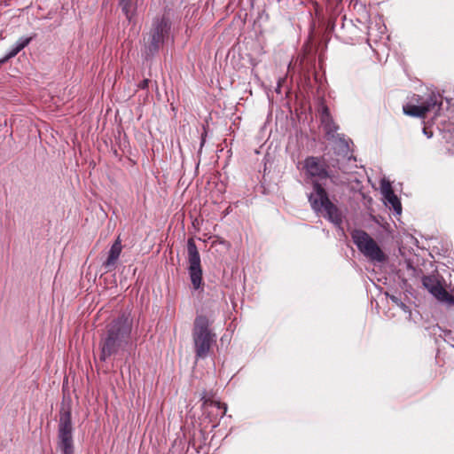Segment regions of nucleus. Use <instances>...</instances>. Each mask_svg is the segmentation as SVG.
Returning <instances> with one entry per match:
<instances>
[{
  "label": "nucleus",
  "instance_id": "nucleus-17",
  "mask_svg": "<svg viewBox=\"0 0 454 454\" xmlns=\"http://www.w3.org/2000/svg\"><path fill=\"white\" fill-rule=\"evenodd\" d=\"M43 136H44V137L42 138V140H44L46 142V144H48L49 145L52 146V148H54V144H53L54 137H53L52 132H51V141L48 140V133L47 132L44 133Z\"/></svg>",
  "mask_w": 454,
  "mask_h": 454
},
{
  "label": "nucleus",
  "instance_id": "nucleus-6",
  "mask_svg": "<svg viewBox=\"0 0 454 454\" xmlns=\"http://www.w3.org/2000/svg\"><path fill=\"white\" fill-rule=\"evenodd\" d=\"M187 260L188 270L194 289H199L202 286V268L199 250L193 238L187 241Z\"/></svg>",
  "mask_w": 454,
  "mask_h": 454
},
{
  "label": "nucleus",
  "instance_id": "nucleus-12",
  "mask_svg": "<svg viewBox=\"0 0 454 454\" xmlns=\"http://www.w3.org/2000/svg\"><path fill=\"white\" fill-rule=\"evenodd\" d=\"M321 123L323 125L324 130L325 131L326 136L330 137H333L338 126L333 121L329 108L327 106H324L321 112Z\"/></svg>",
  "mask_w": 454,
  "mask_h": 454
},
{
  "label": "nucleus",
  "instance_id": "nucleus-1",
  "mask_svg": "<svg viewBox=\"0 0 454 454\" xmlns=\"http://www.w3.org/2000/svg\"><path fill=\"white\" fill-rule=\"evenodd\" d=\"M132 332V318L127 314H121L106 325L99 340L101 361L126 350L130 343Z\"/></svg>",
  "mask_w": 454,
  "mask_h": 454
},
{
  "label": "nucleus",
  "instance_id": "nucleus-11",
  "mask_svg": "<svg viewBox=\"0 0 454 454\" xmlns=\"http://www.w3.org/2000/svg\"><path fill=\"white\" fill-rule=\"evenodd\" d=\"M121 243L120 238H118L114 243L112 245L110 251L108 253V257L106 262L103 263L105 269L109 271L115 268L116 262L121 253Z\"/></svg>",
  "mask_w": 454,
  "mask_h": 454
},
{
  "label": "nucleus",
  "instance_id": "nucleus-4",
  "mask_svg": "<svg viewBox=\"0 0 454 454\" xmlns=\"http://www.w3.org/2000/svg\"><path fill=\"white\" fill-rule=\"evenodd\" d=\"M351 238L358 250L370 261L377 262L387 261L385 253L366 231L360 229L353 230Z\"/></svg>",
  "mask_w": 454,
  "mask_h": 454
},
{
  "label": "nucleus",
  "instance_id": "nucleus-15",
  "mask_svg": "<svg viewBox=\"0 0 454 454\" xmlns=\"http://www.w3.org/2000/svg\"><path fill=\"white\" fill-rule=\"evenodd\" d=\"M35 37V34H34L33 35L29 36V37H22L20 38L16 46L20 47V50L22 51L25 47H27L30 42Z\"/></svg>",
  "mask_w": 454,
  "mask_h": 454
},
{
  "label": "nucleus",
  "instance_id": "nucleus-23",
  "mask_svg": "<svg viewBox=\"0 0 454 454\" xmlns=\"http://www.w3.org/2000/svg\"><path fill=\"white\" fill-rule=\"evenodd\" d=\"M276 1L279 3L281 0H276Z\"/></svg>",
  "mask_w": 454,
  "mask_h": 454
},
{
  "label": "nucleus",
  "instance_id": "nucleus-5",
  "mask_svg": "<svg viewBox=\"0 0 454 454\" xmlns=\"http://www.w3.org/2000/svg\"><path fill=\"white\" fill-rule=\"evenodd\" d=\"M416 103L414 105L408 103L403 106V113L412 117L425 118L429 112H436L440 109L442 104V98L440 95L434 93L430 94L426 99H422L417 96Z\"/></svg>",
  "mask_w": 454,
  "mask_h": 454
},
{
  "label": "nucleus",
  "instance_id": "nucleus-9",
  "mask_svg": "<svg viewBox=\"0 0 454 454\" xmlns=\"http://www.w3.org/2000/svg\"><path fill=\"white\" fill-rule=\"evenodd\" d=\"M59 433V437L61 439L62 453L74 454L71 411L69 407L66 408V404L64 403L62 406Z\"/></svg>",
  "mask_w": 454,
  "mask_h": 454
},
{
  "label": "nucleus",
  "instance_id": "nucleus-7",
  "mask_svg": "<svg viewBox=\"0 0 454 454\" xmlns=\"http://www.w3.org/2000/svg\"><path fill=\"white\" fill-rule=\"evenodd\" d=\"M303 168L305 173L309 177H317L319 179L330 178L335 184H343L344 181H339L337 176L328 170V166L325 164L323 158L309 156L304 160Z\"/></svg>",
  "mask_w": 454,
  "mask_h": 454
},
{
  "label": "nucleus",
  "instance_id": "nucleus-13",
  "mask_svg": "<svg viewBox=\"0 0 454 454\" xmlns=\"http://www.w3.org/2000/svg\"><path fill=\"white\" fill-rule=\"evenodd\" d=\"M203 409L215 408L217 410L216 416L223 417L226 413L227 407L225 403L218 401L211 400L210 398L203 397Z\"/></svg>",
  "mask_w": 454,
  "mask_h": 454
},
{
  "label": "nucleus",
  "instance_id": "nucleus-10",
  "mask_svg": "<svg viewBox=\"0 0 454 454\" xmlns=\"http://www.w3.org/2000/svg\"><path fill=\"white\" fill-rule=\"evenodd\" d=\"M422 284L437 300L448 304H454V296L445 290L436 276H424Z\"/></svg>",
  "mask_w": 454,
  "mask_h": 454
},
{
  "label": "nucleus",
  "instance_id": "nucleus-18",
  "mask_svg": "<svg viewBox=\"0 0 454 454\" xmlns=\"http://www.w3.org/2000/svg\"><path fill=\"white\" fill-rule=\"evenodd\" d=\"M150 80L149 79H144L142 82H140L137 85L138 89L140 90H145L149 86Z\"/></svg>",
  "mask_w": 454,
  "mask_h": 454
},
{
  "label": "nucleus",
  "instance_id": "nucleus-3",
  "mask_svg": "<svg viewBox=\"0 0 454 454\" xmlns=\"http://www.w3.org/2000/svg\"><path fill=\"white\" fill-rule=\"evenodd\" d=\"M314 192L309 197L311 207L317 213H322L323 216L327 218L335 225L342 223V215L336 205H334L328 197L325 189L318 183H313Z\"/></svg>",
  "mask_w": 454,
  "mask_h": 454
},
{
  "label": "nucleus",
  "instance_id": "nucleus-16",
  "mask_svg": "<svg viewBox=\"0 0 454 454\" xmlns=\"http://www.w3.org/2000/svg\"><path fill=\"white\" fill-rule=\"evenodd\" d=\"M20 51V47L16 46L13 47L10 51L9 53H7L4 57V61H8L10 60L11 59L14 58L19 52Z\"/></svg>",
  "mask_w": 454,
  "mask_h": 454
},
{
  "label": "nucleus",
  "instance_id": "nucleus-2",
  "mask_svg": "<svg viewBox=\"0 0 454 454\" xmlns=\"http://www.w3.org/2000/svg\"><path fill=\"white\" fill-rule=\"evenodd\" d=\"M212 322L205 315H198L193 323L192 340L197 358H206L216 342V334L211 330Z\"/></svg>",
  "mask_w": 454,
  "mask_h": 454
},
{
  "label": "nucleus",
  "instance_id": "nucleus-14",
  "mask_svg": "<svg viewBox=\"0 0 454 454\" xmlns=\"http://www.w3.org/2000/svg\"><path fill=\"white\" fill-rule=\"evenodd\" d=\"M119 5L126 18L129 20H131L136 10V5L133 3V0H119Z\"/></svg>",
  "mask_w": 454,
  "mask_h": 454
},
{
  "label": "nucleus",
  "instance_id": "nucleus-19",
  "mask_svg": "<svg viewBox=\"0 0 454 454\" xmlns=\"http://www.w3.org/2000/svg\"><path fill=\"white\" fill-rule=\"evenodd\" d=\"M389 201L392 203V205L395 207V209H396L397 207L401 208V204H400L399 200H397V198L395 196H394L393 198L389 199Z\"/></svg>",
  "mask_w": 454,
  "mask_h": 454
},
{
  "label": "nucleus",
  "instance_id": "nucleus-8",
  "mask_svg": "<svg viewBox=\"0 0 454 454\" xmlns=\"http://www.w3.org/2000/svg\"><path fill=\"white\" fill-rule=\"evenodd\" d=\"M170 30L169 20L162 16L153 20L147 38V47L151 53L157 51Z\"/></svg>",
  "mask_w": 454,
  "mask_h": 454
},
{
  "label": "nucleus",
  "instance_id": "nucleus-20",
  "mask_svg": "<svg viewBox=\"0 0 454 454\" xmlns=\"http://www.w3.org/2000/svg\"><path fill=\"white\" fill-rule=\"evenodd\" d=\"M390 299L395 302L396 303L397 305H399V299L394 295L390 296Z\"/></svg>",
  "mask_w": 454,
  "mask_h": 454
},
{
  "label": "nucleus",
  "instance_id": "nucleus-24",
  "mask_svg": "<svg viewBox=\"0 0 454 454\" xmlns=\"http://www.w3.org/2000/svg\"><path fill=\"white\" fill-rule=\"evenodd\" d=\"M254 0H252V3L254 2Z\"/></svg>",
  "mask_w": 454,
  "mask_h": 454
},
{
  "label": "nucleus",
  "instance_id": "nucleus-22",
  "mask_svg": "<svg viewBox=\"0 0 454 454\" xmlns=\"http://www.w3.org/2000/svg\"><path fill=\"white\" fill-rule=\"evenodd\" d=\"M281 87L280 82H278V88L277 89V91L279 92V88Z\"/></svg>",
  "mask_w": 454,
  "mask_h": 454
},
{
  "label": "nucleus",
  "instance_id": "nucleus-21",
  "mask_svg": "<svg viewBox=\"0 0 454 454\" xmlns=\"http://www.w3.org/2000/svg\"><path fill=\"white\" fill-rule=\"evenodd\" d=\"M423 131L427 136V137H431L433 135L432 132L427 131V128H424Z\"/></svg>",
  "mask_w": 454,
  "mask_h": 454
}]
</instances>
